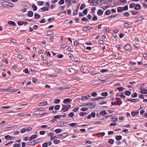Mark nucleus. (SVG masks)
<instances>
[{
	"mask_svg": "<svg viewBox=\"0 0 147 147\" xmlns=\"http://www.w3.org/2000/svg\"><path fill=\"white\" fill-rule=\"evenodd\" d=\"M108 93L106 92H102V96H108Z\"/></svg>",
	"mask_w": 147,
	"mask_h": 147,
	"instance_id": "7c9ffc66",
	"label": "nucleus"
},
{
	"mask_svg": "<svg viewBox=\"0 0 147 147\" xmlns=\"http://www.w3.org/2000/svg\"><path fill=\"white\" fill-rule=\"evenodd\" d=\"M57 69V70H55V71H57L58 73H61V70L60 69L56 68Z\"/></svg>",
	"mask_w": 147,
	"mask_h": 147,
	"instance_id": "052dcab7",
	"label": "nucleus"
},
{
	"mask_svg": "<svg viewBox=\"0 0 147 147\" xmlns=\"http://www.w3.org/2000/svg\"><path fill=\"white\" fill-rule=\"evenodd\" d=\"M116 116V115H111L106 116V117L107 118V117H110L112 119H114L115 118Z\"/></svg>",
	"mask_w": 147,
	"mask_h": 147,
	"instance_id": "dca6fc26",
	"label": "nucleus"
},
{
	"mask_svg": "<svg viewBox=\"0 0 147 147\" xmlns=\"http://www.w3.org/2000/svg\"><path fill=\"white\" fill-rule=\"evenodd\" d=\"M62 106H63V108L61 110V111L63 110L64 112H65L68 110L69 108H68L67 106H65L63 107V105H62Z\"/></svg>",
	"mask_w": 147,
	"mask_h": 147,
	"instance_id": "6e6552de",
	"label": "nucleus"
},
{
	"mask_svg": "<svg viewBox=\"0 0 147 147\" xmlns=\"http://www.w3.org/2000/svg\"><path fill=\"white\" fill-rule=\"evenodd\" d=\"M34 17L35 18H40V16L38 14L36 13L34 14Z\"/></svg>",
	"mask_w": 147,
	"mask_h": 147,
	"instance_id": "58836bf2",
	"label": "nucleus"
},
{
	"mask_svg": "<svg viewBox=\"0 0 147 147\" xmlns=\"http://www.w3.org/2000/svg\"><path fill=\"white\" fill-rule=\"evenodd\" d=\"M20 146V144H15L13 145V147H19Z\"/></svg>",
	"mask_w": 147,
	"mask_h": 147,
	"instance_id": "8fccbe9b",
	"label": "nucleus"
},
{
	"mask_svg": "<svg viewBox=\"0 0 147 147\" xmlns=\"http://www.w3.org/2000/svg\"><path fill=\"white\" fill-rule=\"evenodd\" d=\"M54 34V33L51 31H49L47 32V34L49 35H53Z\"/></svg>",
	"mask_w": 147,
	"mask_h": 147,
	"instance_id": "393cba45",
	"label": "nucleus"
},
{
	"mask_svg": "<svg viewBox=\"0 0 147 147\" xmlns=\"http://www.w3.org/2000/svg\"><path fill=\"white\" fill-rule=\"evenodd\" d=\"M109 71V69H102V72L104 73L108 71Z\"/></svg>",
	"mask_w": 147,
	"mask_h": 147,
	"instance_id": "a18cd8bd",
	"label": "nucleus"
},
{
	"mask_svg": "<svg viewBox=\"0 0 147 147\" xmlns=\"http://www.w3.org/2000/svg\"><path fill=\"white\" fill-rule=\"evenodd\" d=\"M62 131L61 129H57L55 130V132L57 133H60Z\"/></svg>",
	"mask_w": 147,
	"mask_h": 147,
	"instance_id": "473e14b6",
	"label": "nucleus"
},
{
	"mask_svg": "<svg viewBox=\"0 0 147 147\" xmlns=\"http://www.w3.org/2000/svg\"><path fill=\"white\" fill-rule=\"evenodd\" d=\"M8 4V2L7 1H3L1 3V5L3 7H7V5Z\"/></svg>",
	"mask_w": 147,
	"mask_h": 147,
	"instance_id": "9d476101",
	"label": "nucleus"
},
{
	"mask_svg": "<svg viewBox=\"0 0 147 147\" xmlns=\"http://www.w3.org/2000/svg\"><path fill=\"white\" fill-rule=\"evenodd\" d=\"M123 9L124 10H127L128 9V6L127 5H126L124 7H123Z\"/></svg>",
	"mask_w": 147,
	"mask_h": 147,
	"instance_id": "603ef678",
	"label": "nucleus"
},
{
	"mask_svg": "<svg viewBox=\"0 0 147 147\" xmlns=\"http://www.w3.org/2000/svg\"><path fill=\"white\" fill-rule=\"evenodd\" d=\"M140 100L138 99H128L127 100L128 101H131L132 102H138Z\"/></svg>",
	"mask_w": 147,
	"mask_h": 147,
	"instance_id": "423d86ee",
	"label": "nucleus"
},
{
	"mask_svg": "<svg viewBox=\"0 0 147 147\" xmlns=\"http://www.w3.org/2000/svg\"><path fill=\"white\" fill-rule=\"evenodd\" d=\"M39 105L40 106H42L47 104V102L46 101H44L42 102H40Z\"/></svg>",
	"mask_w": 147,
	"mask_h": 147,
	"instance_id": "a211bd4d",
	"label": "nucleus"
},
{
	"mask_svg": "<svg viewBox=\"0 0 147 147\" xmlns=\"http://www.w3.org/2000/svg\"><path fill=\"white\" fill-rule=\"evenodd\" d=\"M86 6L85 4H82L80 7V9L82 10L83 9L84 7H85Z\"/></svg>",
	"mask_w": 147,
	"mask_h": 147,
	"instance_id": "37998d69",
	"label": "nucleus"
},
{
	"mask_svg": "<svg viewBox=\"0 0 147 147\" xmlns=\"http://www.w3.org/2000/svg\"><path fill=\"white\" fill-rule=\"evenodd\" d=\"M26 131H28L32 130V128L31 127H28L25 129Z\"/></svg>",
	"mask_w": 147,
	"mask_h": 147,
	"instance_id": "09e8293b",
	"label": "nucleus"
},
{
	"mask_svg": "<svg viewBox=\"0 0 147 147\" xmlns=\"http://www.w3.org/2000/svg\"><path fill=\"white\" fill-rule=\"evenodd\" d=\"M78 7L77 9L75 10V11H74L73 16H76L77 15L78 13Z\"/></svg>",
	"mask_w": 147,
	"mask_h": 147,
	"instance_id": "c756f323",
	"label": "nucleus"
},
{
	"mask_svg": "<svg viewBox=\"0 0 147 147\" xmlns=\"http://www.w3.org/2000/svg\"><path fill=\"white\" fill-rule=\"evenodd\" d=\"M30 140H29L27 142V144L28 145H32V144L33 143V140L32 141H30Z\"/></svg>",
	"mask_w": 147,
	"mask_h": 147,
	"instance_id": "3c124183",
	"label": "nucleus"
},
{
	"mask_svg": "<svg viewBox=\"0 0 147 147\" xmlns=\"http://www.w3.org/2000/svg\"><path fill=\"white\" fill-rule=\"evenodd\" d=\"M117 89L119 90V92H121L123 90L125 89V88L123 87H117Z\"/></svg>",
	"mask_w": 147,
	"mask_h": 147,
	"instance_id": "a878e982",
	"label": "nucleus"
},
{
	"mask_svg": "<svg viewBox=\"0 0 147 147\" xmlns=\"http://www.w3.org/2000/svg\"><path fill=\"white\" fill-rule=\"evenodd\" d=\"M138 96L137 93L136 92H135L134 93L132 94L131 95V98H134L135 97H136Z\"/></svg>",
	"mask_w": 147,
	"mask_h": 147,
	"instance_id": "2f4dec72",
	"label": "nucleus"
},
{
	"mask_svg": "<svg viewBox=\"0 0 147 147\" xmlns=\"http://www.w3.org/2000/svg\"><path fill=\"white\" fill-rule=\"evenodd\" d=\"M108 142L110 144H113L114 142V141L112 139H110L108 140Z\"/></svg>",
	"mask_w": 147,
	"mask_h": 147,
	"instance_id": "c85d7f7f",
	"label": "nucleus"
},
{
	"mask_svg": "<svg viewBox=\"0 0 147 147\" xmlns=\"http://www.w3.org/2000/svg\"><path fill=\"white\" fill-rule=\"evenodd\" d=\"M83 14L86 15L88 12V9H86L84 10L83 11Z\"/></svg>",
	"mask_w": 147,
	"mask_h": 147,
	"instance_id": "13d9d810",
	"label": "nucleus"
},
{
	"mask_svg": "<svg viewBox=\"0 0 147 147\" xmlns=\"http://www.w3.org/2000/svg\"><path fill=\"white\" fill-rule=\"evenodd\" d=\"M115 138L117 140H120L122 139V136H117L115 137Z\"/></svg>",
	"mask_w": 147,
	"mask_h": 147,
	"instance_id": "cd10ccee",
	"label": "nucleus"
},
{
	"mask_svg": "<svg viewBox=\"0 0 147 147\" xmlns=\"http://www.w3.org/2000/svg\"><path fill=\"white\" fill-rule=\"evenodd\" d=\"M68 135V134L67 133H65L63 134H61L57 136H54V137L52 136L51 137V140H52L54 138H59V139H61L63 138H64L66 136H67Z\"/></svg>",
	"mask_w": 147,
	"mask_h": 147,
	"instance_id": "f257e3e1",
	"label": "nucleus"
},
{
	"mask_svg": "<svg viewBox=\"0 0 147 147\" xmlns=\"http://www.w3.org/2000/svg\"><path fill=\"white\" fill-rule=\"evenodd\" d=\"M123 11V7H119L117 9V11L118 12H121Z\"/></svg>",
	"mask_w": 147,
	"mask_h": 147,
	"instance_id": "aec40b11",
	"label": "nucleus"
},
{
	"mask_svg": "<svg viewBox=\"0 0 147 147\" xmlns=\"http://www.w3.org/2000/svg\"><path fill=\"white\" fill-rule=\"evenodd\" d=\"M44 111L43 110H38L35 111L33 112V113L34 115H43V114H44Z\"/></svg>",
	"mask_w": 147,
	"mask_h": 147,
	"instance_id": "f03ea898",
	"label": "nucleus"
},
{
	"mask_svg": "<svg viewBox=\"0 0 147 147\" xmlns=\"http://www.w3.org/2000/svg\"><path fill=\"white\" fill-rule=\"evenodd\" d=\"M47 142H45L42 145V147H47Z\"/></svg>",
	"mask_w": 147,
	"mask_h": 147,
	"instance_id": "680f3d73",
	"label": "nucleus"
},
{
	"mask_svg": "<svg viewBox=\"0 0 147 147\" xmlns=\"http://www.w3.org/2000/svg\"><path fill=\"white\" fill-rule=\"evenodd\" d=\"M17 58L20 59H22L23 58V56L20 54L18 55L17 56Z\"/></svg>",
	"mask_w": 147,
	"mask_h": 147,
	"instance_id": "e2e57ef3",
	"label": "nucleus"
},
{
	"mask_svg": "<svg viewBox=\"0 0 147 147\" xmlns=\"http://www.w3.org/2000/svg\"><path fill=\"white\" fill-rule=\"evenodd\" d=\"M140 5L139 4H136V6L135 8V9L136 10H139L140 9Z\"/></svg>",
	"mask_w": 147,
	"mask_h": 147,
	"instance_id": "f3484780",
	"label": "nucleus"
},
{
	"mask_svg": "<svg viewBox=\"0 0 147 147\" xmlns=\"http://www.w3.org/2000/svg\"><path fill=\"white\" fill-rule=\"evenodd\" d=\"M81 100H86L88 99H87V97H86V96H85L82 97L81 98Z\"/></svg>",
	"mask_w": 147,
	"mask_h": 147,
	"instance_id": "f704fd0d",
	"label": "nucleus"
},
{
	"mask_svg": "<svg viewBox=\"0 0 147 147\" xmlns=\"http://www.w3.org/2000/svg\"><path fill=\"white\" fill-rule=\"evenodd\" d=\"M48 8L47 7H44L41 8L40 9L42 12L47 11L48 10Z\"/></svg>",
	"mask_w": 147,
	"mask_h": 147,
	"instance_id": "4468645a",
	"label": "nucleus"
},
{
	"mask_svg": "<svg viewBox=\"0 0 147 147\" xmlns=\"http://www.w3.org/2000/svg\"><path fill=\"white\" fill-rule=\"evenodd\" d=\"M60 101V99H57L55 100V103L57 104L59 103Z\"/></svg>",
	"mask_w": 147,
	"mask_h": 147,
	"instance_id": "bf43d9fd",
	"label": "nucleus"
},
{
	"mask_svg": "<svg viewBox=\"0 0 147 147\" xmlns=\"http://www.w3.org/2000/svg\"><path fill=\"white\" fill-rule=\"evenodd\" d=\"M32 8L33 9L34 11H35L37 9V7L34 5H32L31 6Z\"/></svg>",
	"mask_w": 147,
	"mask_h": 147,
	"instance_id": "bb28decb",
	"label": "nucleus"
},
{
	"mask_svg": "<svg viewBox=\"0 0 147 147\" xmlns=\"http://www.w3.org/2000/svg\"><path fill=\"white\" fill-rule=\"evenodd\" d=\"M88 109V108H84L82 107L80 109V110L83 111H85L87 110Z\"/></svg>",
	"mask_w": 147,
	"mask_h": 147,
	"instance_id": "49530a36",
	"label": "nucleus"
},
{
	"mask_svg": "<svg viewBox=\"0 0 147 147\" xmlns=\"http://www.w3.org/2000/svg\"><path fill=\"white\" fill-rule=\"evenodd\" d=\"M18 24L19 26H21L23 24V22L22 21H18Z\"/></svg>",
	"mask_w": 147,
	"mask_h": 147,
	"instance_id": "5fc2aeb1",
	"label": "nucleus"
},
{
	"mask_svg": "<svg viewBox=\"0 0 147 147\" xmlns=\"http://www.w3.org/2000/svg\"><path fill=\"white\" fill-rule=\"evenodd\" d=\"M7 23L8 24H9V25H11L12 26H16V25L15 23L14 22H13V21H9Z\"/></svg>",
	"mask_w": 147,
	"mask_h": 147,
	"instance_id": "9b49d317",
	"label": "nucleus"
},
{
	"mask_svg": "<svg viewBox=\"0 0 147 147\" xmlns=\"http://www.w3.org/2000/svg\"><path fill=\"white\" fill-rule=\"evenodd\" d=\"M42 141V140L40 138H39L37 139H36L33 140V144H32V146H35L36 144L38 143L41 142Z\"/></svg>",
	"mask_w": 147,
	"mask_h": 147,
	"instance_id": "7ed1b4c3",
	"label": "nucleus"
},
{
	"mask_svg": "<svg viewBox=\"0 0 147 147\" xmlns=\"http://www.w3.org/2000/svg\"><path fill=\"white\" fill-rule=\"evenodd\" d=\"M74 115V113H70L68 114L67 116L69 117H72Z\"/></svg>",
	"mask_w": 147,
	"mask_h": 147,
	"instance_id": "e433bc0d",
	"label": "nucleus"
},
{
	"mask_svg": "<svg viewBox=\"0 0 147 147\" xmlns=\"http://www.w3.org/2000/svg\"><path fill=\"white\" fill-rule=\"evenodd\" d=\"M61 117V115H57L54 116L53 117L54 119H59Z\"/></svg>",
	"mask_w": 147,
	"mask_h": 147,
	"instance_id": "c9c22d12",
	"label": "nucleus"
},
{
	"mask_svg": "<svg viewBox=\"0 0 147 147\" xmlns=\"http://www.w3.org/2000/svg\"><path fill=\"white\" fill-rule=\"evenodd\" d=\"M33 16V13L31 11H29L28 13V16L29 17H32Z\"/></svg>",
	"mask_w": 147,
	"mask_h": 147,
	"instance_id": "412c9836",
	"label": "nucleus"
},
{
	"mask_svg": "<svg viewBox=\"0 0 147 147\" xmlns=\"http://www.w3.org/2000/svg\"><path fill=\"white\" fill-rule=\"evenodd\" d=\"M101 99V97H98L97 98H91V100L92 101L93 100H100Z\"/></svg>",
	"mask_w": 147,
	"mask_h": 147,
	"instance_id": "4c0bfd02",
	"label": "nucleus"
},
{
	"mask_svg": "<svg viewBox=\"0 0 147 147\" xmlns=\"http://www.w3.org/2000/svg\"><path fill=\"white\" fill-rule=\"evenodd\" d=\"M77 124V123H71L70 124H68V125H69L71 127H74Z\"/></svg>",
	"mask_w": 147,
	"mask_h": 147,
	"instance_id": "b1692460",
	"label": "nucleus"
},
{
	"mask_svg": "<svg viewBox=\"0 0 147 147\" xmlns=\"http://www.w3.org/2000/svg\"><path fill=\"white\" fill-rule=\"evenodd\" d=\"M60 106L59 105H55L54 107L55 109L56 110H58Z\"/></svg>",
	"mask_w": 147,
	"mask_h": 147,
	"instance_id": "a19ab883",
	"label": "nucleus"
},
{
	"mask_svg": "<svg viewBox=\"0 0 147 147\" xmlns=\"http://www.w3.org/2000/svg\"><path fill=\"white\" fill-rule=\"evenodd\" d=\"M64 3V0H60V1L58 3L59 4L61 5L63 4Z\"/></svg>",
	"mask_w": 147,
	"mask_h": 147,
	"instance_id": "864d4df0",
	"label": "nucleus"
},
{
	"mask_svg": "<svg viewBox=\"0 0 147 147\" xmlns=\"http://www.w3.org/2000/svg\"><path fill=\"white\" fill-rule=\"evenodd\" d=\"M140 92L142 94H147V90L144 89H141L140 90Z\"/></svg>",
	"mask_w": 147,
	"mask_h": 147,
	"instance_id": "6ab92c4d",
	"label": "nucleus"
},
{
	"mask_svg": "<svg viewBox=\"0 0 147 147\" xmlns=\"http://www.w3.org/2000/svg\"><path fill=\"white\" fill-rule=\"evenodd\" d=\"M97 95V94L95 92H94L91 93V95L92 96L95 97Z\"/></svg>",
	"mask_w": 147,
	"mask_h": 147,
	"instance_id": "4d7b16f0",
	"label": "nucleus"
},
{
	"mask_svg": "<svg viewBox=\"0 0 147 147\" xmlns=\"http://www.w3.org/2000/svg\"><path fill=\"white\" fill-rule=\"evenodd\" d=\"M74 70L73 68H70L68 69L67 72H68V73L71 75L72 74V72H74Z\"/></svg>",
	"mask_w": 147,
	"mask_h": 147,
	"instance_id": "f8f14e48",
	"label": "nucleus"
},
{
	"mask_svg": "<svg viewBox=\"0 0 147 147\" xmlns=\"http://www.w3.org/2000/svg\"><path fill=\"white\" fill-rule=\"evenodd\" d=\"M92 28L90 26H87L84 27L83 28L82 30L84 31H86L88 30H90Z\"/></svg>",
	"mask_w": 147,
	"mask_h": 147,
	"instance_id": "1a4fd4ad",
	"label": "nucleus"
},
{
	"mask_svg": "<svg viewBox=\"0 0 147 147\" xmlns=\"http://www.w3.org/2000/svg\"><path fill=\"white\" fill-rule=\"evenodd\" d=\"M96 3H97L96 0L92 1L91 2V4L92 5H94L96 4Z\"/></svg>",
	"mask_w": 147,
	"mask_h": 147,
	"instance_id": "de8ad7c7",
	"label": "nucleus"
},
{
	"mask_svg": "<svg viewBox=\"0 0 147 147\" xmlns=\"http://www.w3.org/2000/svg\"><path fill=\"white\" fill-rule=\"evenodd\" d=\"M4 138H5V139L6 140H8V139H10V140H13V139H11V138H13V137L12 136H10L9 135H7L4 137Z\"/></svg>",
	"mask_w": 147,
	"mask_h": 147,
	"instance_id": "2eb2a0df",
	"label": "nucleus"
},
{
	"mask_svg": "<svg viewBox=\"0 0 147 147\" xmlns=\"http://www.w3.org/2000/svg\"><path fill=\"white\" fill-rule=\"evenodd\" d=\"M72 101L71 99L69 98H67L66 99H64L63 100V102L66 104L69 103L70 102H71Z\"/></svg>",
	"mask_w": 147,
	"mask_h": 147,
	"instance_id": "39448f33",
	"label": "nucleus"
},
{
	"mask_svg": "<svg viewBox=\"0 0 147 147\" xmlns=\"http://www.w3.org/2000/svg\"><path fill=\"white\" fill-rule=\"evenodd\" d=\"M129 24L127 22L125 23L124 24V26L125 27H129Z\"/></svg>",
	"mask_w": 147,
	"mask_h": 147,
	"instance_id": "338daca9",
	"label": "nucleus"
},
{
	"mask_svg": "<svg viewBox=\"0 0 147 147\" xmlns=\"http://www.w3.org/2000/svg\"><path fill=\"white\" fill-rule=\"evenodd\" d=\"M53 142L55 144H57L60 142V140H54Z\"/></svg>",
	"mask_w": 147,
	"mask_h": 147,
	"instance_id": "c03bdc74",
	"label": "nucleus"
},
{
	"mask_svg": "<svg viewBox=\"0 0 147 147\" xmlns=\"http://www.w3.org/2000/svg\"><path fill=\"white\" fill-rule=\"evenodd\" d=\"M130 45L129 44L126 45L124 47V48L126 50H128L130 48Z\"/></svg>",
	"mask_w": 147,
	"mask_h": 147,
	"instance_id": "ddd939ff",
	"label": "nucleus"
},
{
	"mask_svg": "<svg viewBox=\"0 0 147 147\" xmlns=\"http://www.w3.org/2000/svg\"><path fill=\"white\" fill-rule=\"evenodd\" d=\"M38 2L40 3H39L38 4V5H42L44 4V2L43 1H38Z\"/></svg>",
	"mask_w": 147,
	"mask_h": 147,
	"instance_id": "69168bd1",
	"label": "nucleus"
},
{
	"mask_svg": "<svg viewBox=\"0 0 147 147\" xmlns=\"http://www.w3.org/2000/svg\"><path fill=\"white\" fill-rule=\"evenodd\" d=\"M74 61L76 62H79L80 61V59L77 57H76L74 58Z\"/></svg>",
	"mask_w": 147,
	"mask_h": 147,
	"instance_id": "ea45409f",
	"label": "nucleus"
},
{
	"mask_svg": "<svg viewBox=\"0 0 147 147\" xmlns=\"http://www.w3.org/2000/svg\"><path fill=\"white\" fill-rule=\"evenodd\" d=\"M135 6V4L133 3H130L129 5V7L131 8H132L134 7Z\"/></svg>",
	"mask_w": 147,
	"mask_h": 147,
	"instance_id": "79ce46f5",
	"label": "nucleus"
},
{
	"mask_svg": "<svg viewBox=\"0 0 147 147\" xmlns=\"http://www.w3.org/2000/svg\"><path fill=\"white\" fill-rule=\"evenodd\" d=\"M88 114L87 113H84L83 112H81L80 113L79 115L80 116H84L85 115H87Z\"/></svg>",
	"mask_w": 147,
	"mask_h": 147,
	"instance_id": "72a5a7b5",
	"label": "nucleus"
},
{
	"mask_svg": "<svg viewBox=\"0 0 147 147\" xmlns=\"http://www.w3.org/2000/svg\"><path fill=\"white\" fill-rule=\"evenodd\" d=\"M125 94L127 96H129L131 94V92L129 91H126L125 92Z\"/></svg>",
	"mask_w": 147,
	"mask_h": 147,
	"instance_id": "5701e85b",
	"label": "nucleus"
},
{
	"mask_svg": "<svg viewBox=\"0 0 147 147\" xmlns=\"http://www.w3.org/2000/svg\"><path fill=\"white\" fill-rule=\"evenodd\" d=\"M86 105H88V107L90 108L93 109L95 107L94 103L93 102L90 104H87Z\"/></svg>",
	"mask_w": 147,
	"mask_h": 147,
	"instance_id": "20e7f679",
	"label": "nucleus"
},
{
	"mask_svg": "<svg viewBox=\"0 0 147 147\" xmlns=\"http://www.w3.org/2000/svg\"><path fill=\"white\" fill-rule=\"evenodd\" d=\"M116 47L119 49H121L122 48V46H121L120 45H117L116 46Z\"/></svg>",
	"mask_w": 147,
	"mask_h": 147,
	"instance_id": "774afa93",
	"label": "nucleus"
},
{
	"mask_svg": "<svg viewBox=\"0 0 147 147\" xmlns=\"http://www.w3.org/2000/svg\"><path fill=\"white\" fill-rule=\"evenodd\" d=\"M123 15L127 17L129 16V14L128 12H126L124 13Z\"/></svg>",
	"mask_w": 147,
	"mask_h": 147,
	"instance_id": "6e6d98bb",
	"label": "nucleus"
},
{
	"mask_svg": "<svg viewBox=\"0 0 147 147\" xmlns=\"http://www.w3.org/2000/svg\"><path fill=\"white\" fill-rule=\"evenodd\" d=\"M36 137V135H32L30 137L29 139V140H31L35 139Z\"/></svg>",
	"mask_w": 147,
	"mask_h": 147,
	"instance_id": "4be33fe9",
	"label": "nucleus"
},
{
	"mask_svg": "<svg viewBox=\"0 0 147 147\" xmlns=\"http://www.w3.org/2000/svg\"><path fill=\"white\" fill-rule=\"evenodd\" d=\"M65 2L67 5V7H69L71 4L72 0H65Z\"/></svg>",
	"mask_w": 147,
	"mask_h": 147,
	"instance_id": "0eeeda50",
	"label": "nucleus"
},
{
	"mask_svg": "<svg viewBox=\"0 0 147 147\" xmlns=\"http://www.w3.org/2000/svg\"><path fill=\"white\" fill-rule=\"evenodd\" d=\"M45 133V131H40L39 132V134L41 135H43Z\"/></svg>",
	"mask_w": 147,
	"mask_h": 147,
	"instance_id": "0e129e2a",
	"label": "nucleus"
}]
</instances>
